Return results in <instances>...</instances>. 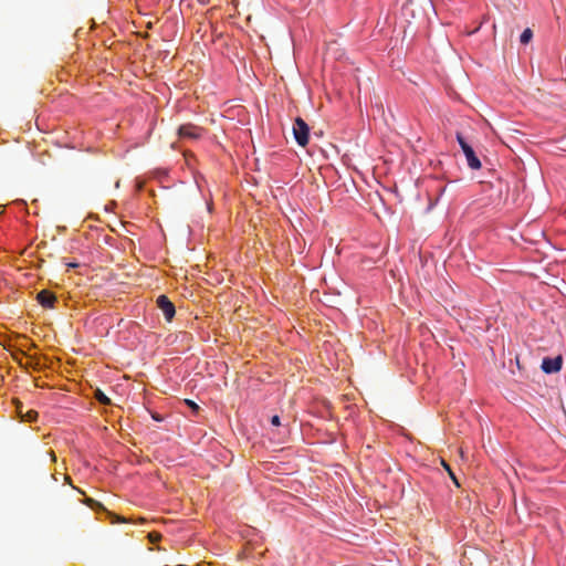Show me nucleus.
Segmentation results:
<instances>
[{"label":"nucleus","mask_w":566,"mask_h":566,"mask_svg":"<svg viewBox=\"0 0 566 566\" xmlns=\"http://www.w3.org/2000/svg\"><path fill=\"white\" fill-rule=\"evenodd\" d=\"M18 350L13 354V358L19 364L31 365V355L29 352L34 347V344L25 336L19 337L18 339Z\"/></svg>","instance_id":"f257e3e1"},{"label":"nucleus","mask_w":566,"mask_h":566,"mask_svg":"<svg viewBox=\"0 0 566 566\" xmlns=\"http://www.w3.org/2000/svg\"><path fill=\"white\" fill-rule=\"evenodd\" d=\"M293 135L300 146L305 147L308 144L310 127L301 117L294 120Z\"/></svg>","instance_id":"f03ea898"},{"label":"nucleus","mask_w":566,"mask_h":566,"mask_svg":"<svg viewBox=\"0 0 566 566\" xmlns=\"http://www.w3.org/2000/svg\"><path fill=\"white\" fill-rule=\"evenodd\" d=\"M205 133L206 129L203 127L192 123L184 124L178 128V136L181 139L198 140L205 135Z\"/></svg>","instance_id":"7ed1b4c3"},{"label":"nucleus","mask_w":566,"mask_h":566,"mask_svg":"<svg viewBox=\"0 0 566 566\" xmlns=\"http://www.w3.org/2000/svg\"><path fill=\"white\" fill-rule=\"evenodd\" d=\"M457 139L467 157V160H468V165L470 166V168L472 169H480L481 168V161L479 160V158L475 156L473 149L471 146H469L467 144V142L464 140V138L458 134L457 135Z\"/></svg>","instance_id":"20e7f679"},{"label":"nucleus","mask_w":566,"mask_h":566,"mask_svg":"<svg viewBox=\"0 0 566 566\" xmlns=\"http://www.w3.org/2000/svg\"><path fill=\"white\" fill-rule=\"evenodd\" d=\"M156 304L163 312L166 321L171 322L176 314V307L174 303L166 295H160L157 297Z\"/></svg>","instance_id":"39448f33"},{"label":"nucleus","mask_w":566,"mask_h":566,"mask_svg":"<svg viewBox=\"0 0 566 566\" xmlns=\"http://www.w3.org/2000/svg\"><path fill=\"white\" fill-rule=\"evenodd\" d=\"M563 358L562 356H557L554 358H544L542 363V369L547 373H557L562 369Z\"/></svg>","instance_id":"423d86ee"},{"label":"nucleus","mask_w":566,"mask_h":566,"mask_svg":"<svg viewBox=\"0 0 566 566\" xmlns=\"http://www.w3.org/2000/svg\"><path fill=\"white\" fill-rule=\"evenodd\" d=\"M38 302L46 308H52L56 302V296L49 290H42L36 295Z\"/></svg>","instance_id":"0eeeda50"},{"label":"nucleus","mask_w":566,"mask_h":566,"mask_svg":"<svg viewBox=\"0 0 566 566\" xmlns=\"http://www.w3.org/2000/svg\"><path fill=\"white\" fill-rule=\"evenodd\" d=\"M105 513H106L111 524L135 523L133 517H125V516L118 515L112 511H108L107 509H106Z\"/></svg>","instance_id":"6e6552de"},{"label":"nucleus","mask_w":566,"mask_h":566,"mask_svg":"<svg viewBox=\"0 0 566 566\" xmlns=\"http://www.w3.org/2000/svg\"><path fill=\"white\" fill-rule=\"evenodd\" d=\"M82 502H83V504L91 507L92 510H98V511H103V512L106 511V507L101 502H98L92 497H84Z\"/></svg>","instance_id":"1a4fd4ad"},{"label":"nucleus","mask_w":566,"mask_h":566,"mask_svg":"<svg viewBox=\"0 0 566 566\" xmlns=\"http://www.w3.org/2000/svg\"><path fill=\"white\" fill-rule=\"evenodd\" d=\"M38 419V412L33 409L27 410L24 413H21V420L25 422H33Z\"/></svg>","instance_id":"9d476101"},{"label":"nucleus","mask_w":566,"mask_h":566,"mask_svg":"<svg viewBox=\"0 0 566 566\" xmlns=\"http://www.w3.org/2000/svg\"><path fill=\"white\" fill-rule=\"evenodd\" d=\"M147 538L151 544H156L161 541L163 535L159 532L153 531L148 533Z\"/></svg>","instance_id":"9b49d317"},{"label":"nucleus","mask_w":566,"mask_h":566,"mask_svg":"<svg viewBox=\"0 0 566 566\" xmlns=\"http://www.w3.org/2000/svg\"><path fill=\"white\" fill-rule=\"evenodd\" d=\"M441 465H442V467L448 471L449 475H450V476H451V479L454 481V483H455L457 485H459V483H458V481H457V479H455V476H454V474H453V472H452V470H451L450 465H449L444 460H441Z\"/></svg>","instance_id":"f8f14e48"},{"label":"nucleus","mask_w":566,"mask_h":566,"mask_svg":"<svg viewBox=\"0 0 566 566\" xmlns=\"http://www.w3.org/2000/svg\"><path fill=\"white\" fill-rule=\"evenodd\" d=\"M532 39V31L526 29L521 35V42L527 43Z\"/></svg>","instance_id":"ddd939ff"},{"label":"nucleus","mask_w":566,"mask_h":566,"mask_svg":"<svg viewBox=\"0 0 566 566\" xmlns=\"http://www.w3.org/2000/svg\"><path fill=\"white\" fill-rule=\"evenodd\" d=\"M96 398L99 402L104 403V405H108L109 403V399L102 392V391H97L96 392Z\"/></svg>","instance_id":"4468645a"},{"label":"nucleus","mask_w":566,"mask_h":566,"mask_svg":"<svg viewBox=\"0 0 566 566\" xmlns=\"http://www.w3.org/2000/svg\"><path fill=\"white\" fill-rule=\"evenodd\" d=\"M185 403H186L188 407H190V408L192 409V411H195V412H198V411H199V406H198L195 401L189 400V399H186V400H185Z\"/></svg>","instance_id":"2eb2a0df"},{"label":"nucleus","mask_w":566,"mask_h":566,"mask_svg":"<svg viewBox=\"0 0 566 566\" xmlns=\"http://www.w3.org/2000/svg\"><path fill=\"white\" fill-rule=\"evenodd\" d=\"M64 480H65V483H67L69 485H71V486H72L74 490H76L78 493H81V494H83V495L85 494V492H84L83 490H81V489H78V488H76V486H74V485H73L71 476L65 475Z\"/></svg>","instance_id":"dca6fc26"},{"label":"nucleus","mask_w":566,"mask_h":566,"mask_svg":"<svg viewBox=\"0 0 566 566\" xmlns=\"http://www.w3.org/2000/svg\"><path fill=\"white\" fill-rule=\"evenodd\" d=\"M271 423L275 427H279L281 424V420H280V417L277 415L273 416L271 418Z\"/></svg>","instance_id":"f3484780"},{"label":"nucleus","mask_w":566,"mask_h":566,"mask_svg":"<svg viewBox=\"0 0 566 566\" xmlns=\"http://www.w3.org/2000/svg\"><path fill=\"white\" fill-rule=\"evenodd\" d=\"M15 409H17L19 417L21 418V413H24L22 403L18 401L15 403Z\"/></svg>","instance_id":"a211bd4d"},{"label":"nucleus","mask_w":566,"mask_h":566,"mask_svg":"<svg viewBox=\"0 0 566 566\" xmlns=\"http://www.w3.org/2000/svg\"><path fill=\"white\" fill-rule=\"evenodd\" d=\"M135 523L134 524H144L147 522V520L143 516H139L137 518H134Z\"/></svg>","instance_id":"6ab92c4d"},{"label":"nucleus","mask_w":566,"mask_h":566,"mask_svg":"<svg viewBox=\"0 0 566 566\" xmlns=\"http://www.w3.org/2000/svg\"><path fill=\"white\" fill-rule=\"evenodd\" d=\"M50 455H51L52 461L55 462L56 461L55 452L51 450Z\"/></svg>","instance_id":"aec40b11"}]
</instances>
